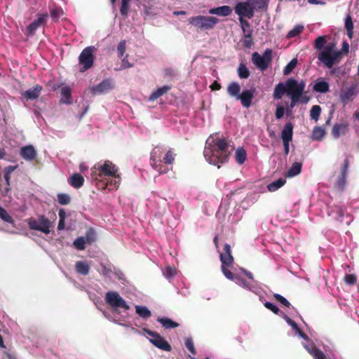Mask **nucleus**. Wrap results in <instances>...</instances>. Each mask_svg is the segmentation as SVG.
<instances>
[{"label": "nucleus", "mask_w": 359, "mask_h": 359, "mask_svg": "<svg viewBox=\"0 0 359 359\" xmlns=\"http://www.w3.org/2000/svg\"><path fill=\"white\" fill-rule=\"evenodd\" d=\"M314 48L319 51L318 59L327 68H332L342 59V51L338 50L334 43H327V36H318Z\"/></svg>", "instance_id": "obj_3"}, {"label": "nucleus", "mask_w": 359, "mask_h": 359, "mask_svg": "<svg viewBox=\"0 0 359 359\" xmlns=\"http://www.w3.org/2000/svg\"><path fill=\"white\" fill-rule=\"evenodd\" d=\"M304 346L314 359H326L325 354L318 349L312 343L311 344H304Z\"/></svg>", "instance_id": "obj_20"}, {"label": "nucleus", "mask_w": 359, "mask_h": 359, "mask_svg": "<svg viewBox=\"0 0 359 359\" xmlns=\"http://www.w3.org/2000/svg\"><path fill=\"white\" fill-rule=\"evenodd\" d=\"M86 238L83 236L78 237L73 243L74 247L79 250H83L86 248Z\"/></svg>", "instance_id": "obj_36"}, {"label": "nucleus", "mask_w": 359, "mask_h": 359, "mask_svg": "<svg viewBox=\"0 0 359 359\" xmlns=\"http://www.w3.org/2000/svg\"><path fill=\"white\" fill-rule=\"evenodd\" d=\"M304 27L302 25H297L293 27L287 34V39H292L299 36L304 30Z\"/></svg>", "instance_id": "obj_32"}, {"label": "nucleus", "mask_w": 359, "mask_h": 359, "mask_svg": "<svg viewBox=\"0 0 359 359\" xmlns=\"http://www.w3.org/2000/svg\"><path fill=\"white\" fill-rule=\"evenodd\" d=\"M0 218L6 222L13 224L14 219L8 213V212L2 207L0 206Z\"/></svg>", "instance_id": "obj_37"}, {"label": "nucleus", "mask_w": 359, "mask_h": 359, "mask_svg": "<svg viewBox=\"0 0 359 359\" xmlns=\"http://www.w3.org/2000/svg\"><path fill=\"white\" fill-rule=\"evenodd\" d=\"M20 156L26 161H33L36 157V151L32 145L22 147L20 151Z\"/></svg>", "instance_id": "obj_16"}, {"label": "nucleus", "mask_w": 359, "mask_h": 359, "mask_svg": "<svg viewBox=\"0 0 359 359\" xmlns=\"http://www.w3.org/2000/svg\"><path fill=\"white\" fill-rule=\"evenodd\" d=\"M17 166L8 165L4 170V179L0 180V191L4 195H7L11 191V174Z\"/></svg>", "instance_id": "obj_11"}, {"label": "nucleus", "mask_w": 359, "mask_h": 359, "mask_svg": "<svg viewBox=\"0 0 359 359\" xmlns=\"http://www.w3.org/2000/svg\"><path fill=\"white\" fill-rule=\"evenodd\" d=\"M285 180L283 178H280L268 185V189L269 191H275L278 190L279 188L283 187L285 184Z\"/></svg>", "instance_id": "obj_33"}, {"label": "nucleus", "mask_w": 359, "mask_h": 359, "mask_svg": "<svg viewBox=\"0 0 359 359\" xmlns=\"http://www.w3.org/2000/svg\"><path fill=\"white\" fill-rule=\"evenodd\" d=\"M57 201L60 205H68L71 202V197L69 194L65 193H60L57 196Z\"/></svg>", "instance_id": "obj_40"}, {"label": "nucleus", "mask_w": 359, "mask_h": 359, "mask_svg": "<svg viewBox=\"0 0 359 359\" xmlns=\"http://www.w3.org/2000/svg\"><path fill=\"white\" fill-rule=\"evenodd\" d=\"M186 346L187 349L193 354H195V348L194 346V343L191 339H187L185 342Z\"/></svg>", "instance_id": "obj_54"}, {"label": "nucleus", "mask_w": 359, "mask_h": 359, "mask_svg": "<svg viewBox=\"0 0 359 359\" xmlns=\"http://www.w3.org/2000/svg\"><path fill=\"white\" fill-rule=\"evenodd\" d=\"M264 306H265L267 309H270L271 311H272L273 312H274L275 313H278V307H277L276 305H274L273 304L271 303V302H266V303L264 304Z\"/></svg>", "instance_id": "obj_59"}, {"label": "nucleus", "mask_w": 359, "mask_h": 359, "mask_svg": "<svg viewBox=\"0 0 359 359\" xmlns=\"http://www.w3.org/2000/svg\"><path fill=\"white\" fill-rule=\"evenodd\" d=\"M211 89L212 90H219L220 88H221V86L219 83H217V81H215L210 86Z\"/></svg>", "instance_id": "obj_63"}, {"label": "nucleus", "mask_w": 359, "mask_h": 359, "mask_svg": "<svg viewBox=\"0 0 359 359\" xmlns=\"http://www.w3.org/2000/svg\"><path fill=\"white\" fill-rule=\"evenodd\" d=\"M135 311L138 316L144 319H147L151 316V312L146 306H136Z\"/></svg>", "instance_id": "obj_31"}, {"label": "nucleus", "mask_w": 359, "mask_h": 359, "mask_svg": "<svg viewBox=\"0 0 359 359\" xmlns=\"http://www.w3.org/2000/svg\"><path fill=\"white\" fill-rule=\"evenodd\" d=\"M128 55H126V57H124L122 59V62H121V69L133 67V65L129 62V61L128 60Z\"/></svg>", "instance_id": "obj_55"}, {"label": "nucleus", "mask_w": 359, "mask_h": 359, "mask_svg": "<svg viewBox=\"0 0 359 359\" xmlns=\"http://www.w3.org/2000/svg\"><path fill=\"white\" fill-rule=\"evenodd\" d=\"M227 92L231 96L236 97L238 99L241 95V86L238 83L232 82L228 86Z\"/></svg>", "instance_id": "obj_27"}, {"label": "nucleus", "mask_w": 359, "mask_h": 359, "mask_svg": "<svg viewBox=\"0 0 359 359\" xmlns=\"http://www.w3.org/2000/svg\"><path fill=\"white\" fill-rule=\"evenodd\" d=\"M118 168L110 161H105L103 164L97 163L91 169V179L96 182L97 187L101 189H117L119 182L111 180L110 182H105V177H113L120 179L118 174Z\"/></svg>", "instance_id": "obj_2"}, {"label": "nucleus", "mask_w": 359, "mask_h": 359, "mask_svg": "<svg viewBox=\"0 0 359 359\" xmlns=\"http://www.w3.org/2000/svg\"><path fill=\"white\" fill-rule=\"evenodd\" d=\"M84 238H86V242L88 244H93L96 240V235L95 231L93 229L87 230Z\"/></svg>", "instance_id": "obj_39"}, {"label": "nucleus", "mask_w": 359, "mask_h": 359, "mask_svg": "<svg viewBox=\"0 0 359 359\" xmlns=\"http://www.w3.org/2000/svg\"><path fill=\"white\" fill-rule=\"evenodd\" d=\"M293 135V125L291 123H287L285 125L282 132L281 138L283 142H290L292 140Z\"/></svg>", "instance_id": "obj_18"}, {"label": "nucleus", "mask_w": 359, "mask_h": 359, "mask_svg": "<svg viewBox=\"0 0 359 359\" xmlns=\"http://www.w3.org/2000/svg\"><path fill=\"white\" fill-rule=\"evenodd\" d=\"M130 8V0H121V6L120 8V13L124 18H127L128 15V11Z\"/></svg>", "instance_id": "obj_38"}, {"label": "nucleus", "mask_w": 359, "mask_h": 359, "mask_svg": "<svg viewBox=\"0 0 359 359\" xmlns=\"http://www.w3.org/2000/svg\"><path fill=\"white\" fill-rule=\"evenodd\" d=\"M286 114L289 116L291 114V110L288 107V102H281L276 104V109L275 112L276 118L280 119L283 116Z\"/></svg>", "instance_id": "obj_17"}, {"label": "nucleus", "mask_w": 359, "mask_h": 359, "mask_svg": "<svg viewBox=\"0 0 359 359\" xmlns=\"http://www.w3.org/2000/svg\"><path fill=\"white\" fill-rule=\"evenodd\" d=\"M144 332L147 333L149 336H151L152 338L150 339V341L157 347V332L150 331L147 329H143Z\"/></svg>", "instance_id": "obj_50"}, {"label": "nucleus", "mask_w": 359, "mask_h": 359, "mask_svg": "<svg viewBox=\"0 0 359 359\" xmlns=\"http://www.w3.org/2000/svg\"><path fill=\"white\" fill-rule=\"evenodd\" d=\"M158 348L169 351L171 349L170 344L158 335Z\"/></svg>", "instance_id": "obj_48"}, {"label": "nucleus", "mask_w": 359, "mask_h": 359, "mask_svg": "<svg viewBox=\"0 0 359 359\" xmlns=\"http://www.w3.org/2000/svg\"><path fill=\"white\" fill-rule=\"evenodd\" d=\"M59 218L60 219H65L66 218V212L64 209H60L59 210Z\"/></svg>", "instance_id": "obj_62"}, {"label": "nucleus", "mask_w": 359, "mask_h": 359, "mask_svg": "<svg viewBox=\"0 0 359 359\" xmlns=\"http://www.w3.org/2000/svg\"><path fill=\"white\" fill-rule=\"evenodd\" d=\"M306 87L304 81H298L293 78L288 79L285 83H278L273 91L274 100H280L287 93L288 96H296L301 97Z\"/></svg>", "instance_id": "obj_4"}, {"label": "nucleus", "mask_w": 359, "mask_h": 359, "mask_svg": "<svg viewBox=\"0 0 359 359\" xmlns=\"http://www.w3.org/2000/svg\"><path fill=\"white\" fill-rule=\"evenodd\" d=\"M150 164L151 165V167L156 170V152L155 151H152L151 153V156H150Z\"/></svg>", "instance_id": "obj_57"}, {"label": "nucleus", "mask_w": 359, "mask_h": 359, "mask_svg": "<svg viewBox=\"0 0 359 359\" xmlns=\"http://www.w3.org/2000/svg\"><path fill=\"white\" fill-rule=\"evenodd\" d=\"M302 170V164L300 163H294L291 168L288 170L285 176L287 177H292L300 173Z\"/></svg>", "instance_id": "obj_29"}, {"label": "nucleus", "mask_w": 359, "mask_h": 359, "mask_svg": "<svg viewBox=\"0 0 359 359\" xmlns=\"http://www.w3.org/2000/svg\"><path fill=\"white\" fill-rule=\"evenodd\" d=\"M175 159V154L172 151H168L163 158L165 164L170 165L173 163Z\"/></svg>", "instance_id": "obj_49"}, {"label": "nucleus", "mask_w": 359, "mask_h": 359, "mask_svg": "<svg viewBox=\"0 0 359 359\" xmlns=\"http://www.w3.org/2000/svg\"><path fill=\"white\" fill-rule=\"evenodd\" d=\"M272 60V50L266 49L262 55L255 52L252 55V60L254 65L260 70H266Z\"/></svg>", "instance_id": "obj_9"}, {"label": "nucleus", "mask_w": 359, "mask_h": 359, "mask_svg": "<svg viewBox=\"0 0 359 359\" xmlns=\"http://www.w3.org/2000/svg\"><path fill=\"white\" fill-rule=\"evenodd\" d=\"M158 322L161 323L165 329L174 328L178 326L177 323L167 318H161L158 319Z\"/></svg>", "instance_id": "obj_35"}, {"label": "nucleus", "mask_w": 359, "mask_h": 359, "mask_svg": "<svg viewBox=\"0 0 359 359\" xmlns=\"http://www.w3.org/2000/svg\"><path fill=\"white\" fill-rule=\"evenodd\" d=\"M61 11L58 8H53L50 10V16L52 18L57 20L60 15Z\"/></svg>", "instance_id": "obj_56"}, {"label": "nucleus", "mask_w": 359, "mask_h": 359, "mask_svg": "<svg viewBox=\"0 0 359 359\" xmlns=\"http://www.w3.org/2000/svg\"><path fill=\"white\" fill-rule=\"evenodd\" d=\"M247 159V152L243 147H238L235 151V160L236 161L242 165L245 163Z\"/></svg>", "instance_id": "obj_25"}, {"label": "nucleus", "mask_w": 359, "mask_h": 359, "mask_svg": "<svg viewBox=\"0 0 359 359\" xmlns=\"http://www.w3.org/2000/svg\"><path fill=\"white\" fill-rule=\"evenodd\" d=\"M252 6L254 11L255 9L264 8L266 6V0H249Z\"/></svg>", "instance_id": "obj_43"}, {"label": "nucleus", "mask_w": 359, "mask_h": 359, "mask_svg": "<svg viewBox=\"0 0 359 359\" xmlns=\"http://www.w3.org/2000/svg\"><path fill=\"white\" fill-rule=\"evenodd\" d=\"M231 8L228 6H222L215 8H211L209 13L219 16H228L231 13Z\"/></svg>", "instance_id": "obj_22"}, {"label": "nucleus", "mask_w": 359, "mask_h": 359, "mask_svg": "<svg viewBox=\"0 0 359 359\" xmlns=\"http://www.w3.org/2000/svg\"><path fill=\"white\" fill-rule=\"evenodd\" d=\"M75 269L77 273L83 276L88 275L90 271L89 265L83 261L76 262Z\"/></svg>", "instance_id": "obj_26"}, {"label": "nucleus", "mask_w": 359, "mask_h": 359, "mask_svg": "<svg viewBox=\"0 0 359 359\" xmlns=\"http://www.w3.org/2000/svg\"><path fill=\"white\" fill-rule=\"evenodd\" d=\"M238 73L241 79H247L250 75L248 68L243 64L239 65Z\"/></svg>", "instance_id": "obj_46"}, {"label": "nucleus", "mask_w": 359, "mask_h": 359, "mask_svg": "<svg viewBox=\"0 0 359 359\" xmlns=\"http://www.w3.org/2000/svg\"><path fill=\"white\" fill-rule=\"evenodd\" d=\"M126 50V41L122 40L119 42L117 47V54L118 57H122Z\"/></svg>", "instance_id": "obj_47"}, {"label": "nucleus", "mask_w": 359, "mask_h": 359, "mask_svg": "<svg viewBox=\"0 0 359 359\" xmlns=\"http://www.w3.org/2000/svg\"><path fill=\"white\" fill-rule=\"evenodd\" d=\"M189 23L201 29H210L218 22V19L215 17L198 15L189 20Z\"/></svg>", "instance_id": "obj_8"}, {"label": "nucleus", "mask_w": 359, "mask_h": 359, "mask_svg": "<svg viewBox=\"0 0 359 359\" xmlns=\"http://www.w3.org/2000/svg\"><path fill=\"white\" fill-rule=\"evenodd\" d=\"M233 147L219 134L211 135L206 140L203 155L210 164L218 168L229 160Z\"/></svg>", "instance_id": "obj_1"}, {"label": "nucleus", "mask_w": 359, "mask_h": 359, "mask_svg": "<svg viewBox=\"0 0 359 359\" xmlns=\"http://www.w3.org/2000/svg\"><path fill=\"white\" fill-rule=\"evenodd\" d=\"M313 90L316 92L325 93L329 90V84L323 79H318L315 82Z\"/></svg>", "instance_id": "obj_23"}, {"label": "nucleus", "mask_w": 359, "mask_h": 359, "mask_svg": "<svg viewBox=\"0 0 359 359\" xmlns=\"http://www.w3.org/2000/svg\"><path fill=\"white\" fill-rule=\"evenodd\" d=\"M254 11L249 0L238 3L235 7V12L239 15V20L244 18L250 19L254 15Z\"/></svg>", "instance_id": "obj_12"}, {"label": "nucleus", "mask_w": 359, "mask_h": 359, "mask_svg": "<svg viewBox=\"0 0 359 359\" xmlns=\"http://www.w3.org/2000/svg\"><path fill=\"white\" fill-rule=\"evenodd\" d=\"M348 50H349V45H348V43L347 42L344 41L343 43L342 49L339 50L340 51H342V56L344 54L348 53Z\"/></svg>", "instance_id": "obj_60"}, {"label": "nucleus", "mask_w": 359, "mask_h": 359, "mask_svg": "<svg viewBox=\"0 0 359 359\" xmlns=\"http://www.w3.org/2000/svg\"><path fill=\"white\" fill-rule=\"evenodd\" d=\"M274 297H275V298H276V299L277 301H278L280 303H281L284 306H290L289 302L285 297L281 296L280 294H276L274 295Z\"/></svg>", "instance_id": "obj_52"}, {"label": "nucleus", "mask_w": 359, "mask_h": 359, "mask_svg": "<svg viewBox=\"0 0 359 359\" xmlns=\"http://www.w3.org/2000/svg\"><path fill=\"white\" fill-rule=\"evenodd\" d=\"M62 98L60 102L65 104L72 103V90L69 86H64L61 89Z\"/></svg>", "instance_id": "obj_24"}, {"label": "nucleus", "mask_w": 359, "mask_h": 359, "mask_svg": "<svg viewBox=\"0 0 359 359\" xmlns=\"http://www.w3.org/2000/svg\"><path fill=\"white\" fill-rule=\"evenodd\" d=\"M114 84L110 79H104L102 82L99 83L96 86H94L91 91L93 94L95 93H103L108 90L113 89Z\"/></svg>", "instance_id": "obj_14"}, {"label": "nucleus", "mask_w": 359, "mask_h": 359, "mask_svg": "<svg viewBox=\"0 0 359 359\" xmlns=\"http://www.w3.org/2000/svg\"><path fill=\"white\" fill-rule=\"evenodd\" d=\"M224 252L220 253V260L222 262V271L224 275L229 280H234L236 283L244 288L251 290L252 287V281H247L240 276L233 275L229 271L233 266V258L231 254V247L229 244H225Z\"/></svg>", "instance_id": "obj_5"}, {"label": "nucleus", "mask_w": 359, "mask_h": 359, "mask_svg": "<svg viewBox=\"0 0 359 359\" xmlns=\"http://www.w3.org/2000/svg\"><path fill=\"white\" fill-rule=\"evenodd\" d=\"M61 86L62 85L60 84V83H52V84H50L51 90H53V91L57 90L61 87Z\"/></svg>", "instance_id": "obj_64"}, {"label": "nucleus", "mask_w": 359, "mask_h": 359, "mask_svg": "<svg viewBox=\"0 0 359 359\" xmlns=\"http://www.w3.org/2000/svg\"><path fill=\"white\" fill-rule=\"evenodd\" d=\"M106 303L113 308H122L129 310L130 306L117 292L110 291L106 293Z\"/></svg>", "instance_id": "obj_10"}, {"label": "nucleus", "mask_w": 359, "mask_h": 359, "mask_svg": "<svg viewBox=\"0 0 359 359\" xmlns=\"http://www.w3.org/2000/svg\"><path fill=\"white\" fill-rule=\"evenodd\" d=\"M95 48L94 46L85 48L79 57V65H81L80 72H85L90 69L94 64L95 57L93 53Z\"/></svg>", "instance_id": "obj_7"}, {"label": "nucleus", "mask_w": 359, "mask_h": 359, "mask_svg": "<svg viewBox=\"0 0 359 359\" xmlns=\"http://www.w3.org/2000/svg\"><path fill=\"white\" fill-rule=\"evenodd\" d=\"M290 97V103H288V107L290 110H292V108L297 104V102L299 101L300 98L299 97L296 96H289Z\"/></svg>", "instance_id": "obj_53"}, {"label": "nucleus", "mask_w": 359, "mask_h": 359, "mask_svg": "<svg viewBox=\"0 0 359 359\" xmlns=\"http://www.w3.org/2000/svg\"><path fill=\"white\" fill-rule=\"evenodd\" d=\"M48 17V13L38 14L37 19L27 27L25 34L29 36L34 35L40 27L46 25Z\"/></svg>", "instance_id": "obj_13"}, {"label": "nucleus", "mask_w": 359, "mask_h": 359, "mask_svg": "<svg viewBox=\"0 0 359 359\" xmlns=\"http://www.w3.org/2000/svg\"><path fill=\"white\" fill-rule=\"evenodd\" d=\"M348 130L347 126L345 124H336L334 126L332 133L335 138H338L340 135H344Z\"/></svg>", "instance_id": "obj_28"}, {"label": "nucleus", "mask_w": 359, "mask_h": 359, "mask_svg": "<svg viewBox=\"0 0 359 359\" xmlns=\"http://www.w3.org/2000/svg\"><path fill=\"white\" fill-rule=\"evenodd\" d=\"M163 274L166 278L170 279L176 274V269L170 266H166L163 269Z\"/></svg>", "instance_id": "obj_44"}, {"label": "nucleus", "mask_w": 359, "mask_h": 359, "mask_svg": "<svg viewBox=\"0 0 359 359\" xmlns=\"http://www.w3.org/2000/svg\"><path fill=\"white\" fill-rule=\"evenodd\" d=\"M321 109L318 105H314L310 111V116L312 119L316 121L318 120L320 114Z\"/></svg>", "instance_id": "obj_45"}, {"label": "nucleus", "mask_w": 359, "mask_h": 359, "mask_svg": "<svg viewBox=\"0 0 359 359\" xmlns=\"http://www.w3.org/2000/svg\"><path fill=\"white\" fill-rule=\"evenodd\" d=\"M345 27L347 31V35L349 39H352L353 36V23L351 17L348 15L345 19Z\"/></svg>", "instance_id": "obj_30"}, {"label": "nucleus", "mask_w": 359, "mask_h": 359, "mask_svg": "<svg viewBox=\"0 0 359 359\" xmlns=\"http://www.w3.org/2000/svg\"><path fill=\"white\" fill-rule=\"evenodd\" d=\"M287 323L292 327V328L296 330H298V326L292 320H291L290 318H287Z\"/></svg>", "instance_id": "obj_61"}, {"label": "nucleus", "mask_w": 359, "mask_h": 359, "mask_svg": "<svg viewBox=\"0 0 359 359\" xmlns=\"http://www.w3.org/2000/svg\"><path fill=\"white\" fill-rule=\"evenodd\" d=\"M27 224L30 229L41 231L45 234L50 233L51 222L44 215H39L37 219L31 217L27 219Z\"/></svg>", "instance_id": "obj_6"}, {"label": "nucleus", "mask_w": 359, "mask_h": 359, "mask_svg": "<svg viewBox=\"0 0 359 359\" xmlns=\"http://www.w3.org/2000/svg\"><path fill=\"white\" fill-rule=\"evenodd\" d=\"M239 21L241 25L244 36H249L250 35H252V31L250 28L249 22L243 18L240 19Z\"/></svg>", "instance_id": "obj_34"}, {"label": "nucleus", "mask_w": 359, "mask_h": 359, "mask_svg": "<svg viewBox=\"0 0 359 359\" xmlns=\"http://www.w3.org/2000/svg\"><path fill=\"white\" fill-rule=\"evenodd\" d=\"M243 45L247 48L251 47L252 45V35H250L249 36H244Z\"/></svg>", "instance_id": "obj_58"}, {"label": "nucleus", "mask_w": 359, "mask_h": 359, "mask_svg": "<svg viewBox=\"0 0 359 359\" xmlns=\"http://www.w3.org/2000/svg\"><path fill=\"white\" fill-rule=\"evenodd\" d=\"M324 135V130L320 127H316L313 130L312 138L313 140H320L323 137Z\"/></svg>", "instance_id": "obj_42"}, {"label": "nucleus", "mask_w": 359, "mask_h": 359, "mask_svg": "<svg viewBox=\"0 0 359 359\" xmlns=\"http://www.w3.org/2000/svg\"><path fill=\"white\" fill-rule=\"evenodd\" d=\"M68 182L74 188L79 189L83 185L84 178L81 174L74 173L69 178Z\"/></svg>", "instance_id": "obj_21"}, {"label": "nucleus", "mask_w": 359, "mask_h": 359, "mask_svg": "<svg viewBox=\"0 0 359 359\" xmlns=\"http://www.w3.org/2000/svg\"><path fill=\"white\" fill-rule=\"evenodd\" d=\"M297 65V60L296 58L292 59L284 68L283 74L284 75L290 74L292 70L296 67Z\"/></svg>", "instance_id": "obj_41"}, {"label": "nucleus", "mask_w": 359, "mask_h": 359, "mask_svg": "<svg viewBox=\"0 0 359 359\" xmlns=\"http://www.w3.org/2000/svg\"><path fill=\"white\" fill-rule=\"evenodd\" d=\"M357 278L353 274H347L344 277V281L348 285H353L355 283Z\"/></svg>", "instance_id": "obj_51"}, {"label": "nucleus", "mask_w": 359, "mask_h": 359, "mask_svg": "<svg viewBox=\"0 0 359 359\" xmlns=\"http://www.w3.org/2000/svg\"><path fill=\"white\" fill-rule=\"evenodd\" d=\"M254 92L252 90H245L242 92L237 100H240L243 107H249L251 104Z\"/></svg>", "instance_id": "obj_19"}, {"label": "nucleus", "mask_w": 359, "mask_h": 359, "mask_svg": "<svg viewBox=\"0 0 359 359\" xmlns=\"http://www.w3.org/2000/svg\"><path fill=\"white\" fill-rule=\"evenodd\" d=\"M42 90V86L37 84L22 93V97L26 100H34L37 99Z\"/></svg>", "instance_id": "obj_15"}]
</instances>
